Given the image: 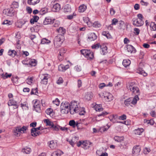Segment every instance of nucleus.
I'll list each match as a JSON object with an SVG mask.
<instances>
[{
	"label": "nucleus",
	"instance_id": "1",
	"mask_svg": "<svg viewBox=\"0 0 156 156\" xmlns=\"http://www.w3.org/2000/svg\"><path fill=\"white\" fill-rule=\"evenodd\" d=\"M80 107L79 103L76 101H72L70 104V113L73 114L77 113L79 111Z\"/></svg>",
	"mask_w": 156,
	"mask_h": 156
},
{
	"label": "nucleus",
	"instance_id": "2",
	"mask_svg": "<svg viewBox=\"0 0 156 156\" xmlns=\"http://www.w3.org/2000/svg\"><path fill=\"white\" fill-rule=\"evenodd\" d=\"M139 99V97L135 96L133 98H130L125 100L124 104L127 106L129 105L131 106V104L135 105L137 103V102Z\"/></svg>",
	"mask_w": 156,
	"mask_h": 156
},
{
	"label": "nucleus",
	"instance_id": "3",
	"mask_svg": "<svg viewBox=\"0 0 156 156\" xmlns=\"http://www.w3.org/2000/svg\"><path fill=\"white\" fill-rule=\"evenodd\" d=\"M81 53L88 59H92L94 57V54L90 50L82 49L80 50Z\"/></svg>",
	"mask_w": 156,
	"mask_h": 156
},
{
	"label": "nucleus",
	"instance_id": "4",
	"mask_svg": "<svg viewBox=\"0 0 156 156\" xmlns=\"http://www.w3.org/2000/svg\"><path fill=\"white\" fill-rule=\"evenodd\" d=\"M64 41V36L62 35H58L55 37L54 40V44L57 47H59Z\"/></svg>",
	"mask_w": 156,
	"mask_h": 156
},
{
	"label": "nucleus",
	"instance_id": "5",
	"mask_svg": "<svg viewBox=\"0 0 156 156\" xmlns=\"http://www.w3.org/2000/svg\"><path fill=\"white\" fill-rule=\"evenodd\" d=\"M91 144L92 143L88 141H80L77 144V146L78 147L81 146L82 148L85 149H87L91 147Z\"/></svg>",
	"mask_w": 156,
	"mask_h": 156
},
{
	"label": "nucleus",
	"instance_id": "6",
	"mask_svg": "<svg viewBox=\"0 0 156 156\" xmlns=\"http://www.w3.org/2000/svg\"><path fill=\"white\" fill-rule=\"evenodd\" d=\"M27 126H23L22 127L20 126L16 127L14 130L15 134L17 136L20 135V133H24L27 129Z\"/></svg>",
	"mask_w": 156,
	"mask_h": 156
},
{
	"label": "nucleus",
	"instance_id": "7",
	"mask_svg": "<svg viewBox=\"0 0 156 156\" xmlns=\"http://www.w3.org/2000/svg\"><path fill=\"white\" fill-rule=\"evenodd\" d=\"M41 79V83L43 84H47L48 80L50 77V75L47 74H42L40 75Z\"/></svg>",
	"mask_w": 156,
	"mask_h": 156
},
{
	"label": "nucleus",
	"instance_id": "8",
	"mask_svg": "<svg viewBox=\"0 0 156 156\" xmlns=\"http://www.w3.org/2000/svg\"><path fill=\"white\" fill-rule=\"evenodd\" d=\"M3 12L7 16H12L14 15L15 10L12 8H10L9 9H4Z\"/></svg>",
	"mask_w": 156,
	"mask_h": 156
},
{
	"label": "nucleus",
	"instance_id": "9",
	"mask_svg": "<svg viewBox=\"0 0 156 156\" xmlns=\"http://www.w3.org/2000/svg\"><path fill=\"white\" fill-rule=\"evenodd\" d=\"M140 147L139 145H136L133 147L132 149V154L133 156H138L140 154Z\"/></svg>",
	"mask_w": 156,
	"mask_h": 156
},
{
	"label": "nucleus",
	"instance_id": "10",
	"mask_svg": "<svg viewBox=\"0 0 156 156\" xmlns=\"http://www.w3.org/2000/svg\"><path fill=\"white\" fill-rule=\"evenodd\" d=\"M133 25L137 27L141 26L144 23V22L142 20L133 19Z\"/></svg>",
	"mask_w": 156,
	"mask_h": 156
},
{
	"label": "nucleus",
	"instance_id": "11",
	"mask_svg": "<svg viewBox=\"0 0 156 156\" xmlns=\"http://www.w3.org/2000/svg\"><path fill=\"white\" fill-rule=\"evenodd\" d=\"M41 105L39 104L38 101H36L34 105L35 111L37 112H40L41 111Z\"/></svg>",
	"mask_w": 156,
	"mask_h": 156
},
{
	"label": "nucleus",
	"instance_id": "12",
	"mask_svg": "<svg viewBox=\"0 0 156 156\" xmlns=\"http://www.w3.org/2000/svg\"><path fill=\"white\" fill-rule=\"evenodd\" d=\"M8 104L9 106H14V108H17L19 105V103H18L17 102L12 99L8 101Z\"/></svg>",
	"mask_w": 156,
	"mask_h": 156
},
{
	"label": "nucleus",
	"instance_id": "13",
	"mask_svg": "<svg viewBox=\"0 0 156 156\" xmlns=\"http://www.w3.org/2000/svg\"><path fill=\"white\" fill-rule=\"evenodd\" d=\"M49 147L52 149L56 148L57 146V143L56 141L52 140L48 142Z\"/></svg>",
	"mask_w": 156,
	"mask_h": 156
},
{
	"label": "nucleus",
	"instance_id": "14",
	"mask_svg": "<svg viewBox=\"0 0 156 156\" xmlns=\"http://www.w3.org/2000/svg\"><path fill=\"white\" fill-rule=\"evenodd\" d=\"M69 68V66L68 65L65 66L61 64L59 65L58 66L59 71H64Z\"/></svg>",
	"mask_w": 156,
	"mask_h": 156
},
{
	"label": "nucleus",
	"instance_id": "15",
	"mask_svg": "<svg viewBox=\"0 0 156 156\" xmlns=\"http://www.w3.org/2000/svg\"><path fill=\"white\" fill-rule=\"evenodd\" d=\"M70 104L67 102H62L61 104L60 108L69 109L70 110Z\"/></svg>",
	"mask_w": 156,
	"mask_h": 156
},
{
	"label": "nucleus",
	"instance_id": "16",
	"mask_svg": "<svg viewBox=\"0 0 156 156\" xmlns=\"http://www.w3.org/2000/svg\"><path fill=\"white\" fill-rule=\"evenodd\" d=\"M127 51L130 53H135L136 52V49L131 45L128 44L126 46Z\"/></svg>",
	"mask_w": 156,
	"mask_h": 156
},
{
	"label": "nucleus",
	"instance_id": "17",
	"mask_svg": "<svg viewBox=\"0 0 156 156\" xmlns=\"http://www.w3.org/2000/svg\"><path fill=\"white\" fill-rule=\"evenodd\" d=\"M60 5L58 3H56L53 5L52 8V11L54 12H58L60 9Z\"/></svg>",
	"mask_w": 156,
	"mask_h": 156
},
{
	"label": "nucleus",
	"instance_id": "18",
	"mask_svg": "<svg viewBox=\"0 0 156 156\" xmlns=\"http://www.w3.org/2000/svg\"><path fill=\"white\" fill-rule=\"evenodd\" d=\"M131 91L132 92V94H133L136 95L135 96H137L138 97L140 93L139 88L137 87H135L133 88L132 89Z\"/></svg>",
	"mask_w": 156,
	"mask_h": 156
},
{
	"label": "nucleus",
	"instance_id": "19",
	"mask_svg": "<svg viewBox=\"0 0 156 156\" xmlns=\"http://www.w3.org/2000/svg\"><path fill=\"white\" fill-rule=\"evenodd\" d=\"M100 48L101 50L100 52L102 55H104L107 52V48L105 45H101V46Z\"/></svg>",
	"mask_w": 156,
	"mask_h": 156
},
{
	"label": "nucleus",
	"instance_id": "20",
	"mask_svg": "<svg viewBox=\"0 0 156 156\" xmlns=\"http://www.w3.org/2000/svg\"><path fill=\"white\" fill-rule=\"evenodd\" d=\"M55 20H52L51 18H46L44 20L43 24L44 25H47L49 24L54 23Z\"/></svg>",
	"mask_w": 156,
	"mask_h": 156
},
{
	"label": "nucleus",
	"instance_id": "21",
	"mask_svg": "<svg viewBox=\"0 0 156 156\" xmlns=\"http://www.w3.org/2000/svg\"><path fill=\"white\" fill-rule=\"evenodd\" d=\"M97 37V36L94 33H90L88 37V39L90 41H94L95 40Z\"/></svg>",
	"mask_w": 156,
	"mask_h": 156
},
{
	"label": "nucleus",
	"instance_id": "22",
	"mask_svg": "<svg viewBox=\"0 0 156 156\" xmlns=\"http://www.w3.org/2000/svg\"><path fill=\"white\" fill-rule=\"evenodd\" d=\"M93 97V94L91 92L86 93L84 96V98L87 100H90Z\"/></svg>",
	"mask_w": 156,
	"mask_h": 156
},
{
	"label": "nucleus",
	"instance_id": "23",
	"mask_svg": "<svg viewBox=\"0 0 156 156\" xmlns=\"http://www.w3.org/2000/svg\"><path fill=\"white\" fill-rule=\"evenodd\" d=\"M31 151V148L30 147H27L22 148L21 150V152L24 154H29Z\"/></svg>",
	"mask_w": 156,
	"mask_h": 156
},
{
	"label": "nucleus",
	"instance_id": "24",
	"mask_svg": "<svg viewBox=\"0 0 156 156\" xmlns=\"http://www.w3.org/2000/svg\"><path fill=\"white\" fill-rule=\"evenodd\" d=\"M124 139V137L123 136H115L114 137V140L116 142H120L123 141Z\"/></svg>",
	"mask_w": 156,
	"mask_h": 156
},
{
	"label": "nucleus",
	"instance_id": "25",
	"mask_svg": "<svg viewBox=\"0 0 156 156\" xmlns=\"http://www.w3.org/2000/svg\"><path fill=\"white\" fill-rule=\"evenodd\" d=\"M58 33L59 34L58 35H62L64 34L66 31V30L64 28L62 27H60L57 30Z\"/></svg>",
	"mask_w": 156,
	"mask_h": 156
},
{
	"label": "nucleus",
	"instance_id": "26",
	"mask_svg": "<svg viewBox=\"0 0 156 156\" xmlns=\"http://www.w3.org/2000/svg\"><path fill=\"white\" fill-rule=\"evenodd\" d=\"M39 19V17L37 16H33V18L31 19L30 22L31 24H33L35 22H37Z\"/></svg>",
	"mask_w": 156,
	"mask_h": 156
},
{
	"label": "nucleus",
	"instance_id": "27",
	"mask_svg": "<svg viewBox=\"0 0 156 156\" xmlns=\"http://www.w3.org/2000/svg\"><path fill=\"white\" fill-rule=\"evenodd\" d=\"M107 94L108 95L106 96H104L105 98H106L107 101H109L112 100L113 97L112 94L109 93H108Z\"/></svg>",
	"mask_w": 156,
	"mask_h": 156
},
{
	"label": "nucleus",
	"instance_id": "28",
	"mask_svg": "<svg viewBox=\"0 0 156 156\" xmlns=\"http://www.w3.org/2000/svg\"><path fill=\"white\" fill-rule=\"evenodd\" d=\"M40 2V0H28L27 3L30 5H34Z\"/></svg>",
	"mask_w": 156,
	"mask_h": 156
},
{
	"label": "nucleus",
	"instance_id": "29",
	"mask_svg": "<svg viewBox=\"0 0 156 156\" xmlns=\"http://www.w3.org/2000/svg\"><path fill=\"white\" fill-rule=\"evenodd\" d=\"M71 6L69 4L66 5L64 6V11L65 12H71Z\"/></svg>",
	"mask_w": 156,
	"mask_h": 156
},
{
	"label": "nucleus",
	"instance_id": "30",
	"mask_svg": "<svg viewBox=\"0 0 156 156\" xmlns=\"http://www.w3.org/2000/svg\"><path fill=\"white\" fill-rule=\"evenodd\" d=\"M16 52L15 50H9L8 52V55L12 57H14L16 55Z\"/></svg>",
	"mask_w": 156,
	"mask_h": 156
},
{
	"label": "nucleus",
	"instance_id": "31",
	"mask_svg": "<svg viewBox=\"0 0 156 156\" xmlns=\"http://www.w3.org/2000/svg\"><path fill=\"white\" fill-rule=\"evenodd\" d=\"M53 111V109L51 108H48L46 110L45 112L47 115H49L51 117H52L53 116L54 114Z\"/></svg>",
	"mask_w": 156,
	"mask_h": 156
},
{
	"label": "nucleus",
	"instance_id": "32",
	"mask_svg": "<svg viewBox=\"0 0 156 156\" xmlns=\"http://www.w3.org/2000/svg\"><path fill=\"white\" fill-rule=\"evenodd\" d=\"M130 63V61L129 59H124L122 62V64L125 67L129 66Z\"/></svg>",
	"mask_w": 156,
	"mask_h": 156
},
{
	"label": "nucleus",
	"instance_id": "33",
	"mask_svg": "<svg viewBox=\"0 0 156 156\" xmlns=\"http://www.w3.org/2000/svg\"><path fill=\"white\" fill-rule=\"evenodd\" d=\"M119 27L120 30H124L125 27V24L123 21L120 20L119 22Z\"/></svg>",
	"mask_w": 156,
	"mask_h": 156
},
{
	"label": "nucleus",
	"instance_id": "34",
	"mask_svg": "<svg viewBox=\"0 0 156 156\" xmlns=\"http://www.w3.org/2000/svg\"><path fill=\"white\" fill-rule=\"evenodd\" d=\"M110 126L108 125L101 127L100 128V130L101 132H103L106 131L109 128Z\"/></svg>",
	"mask_w": 156,
	"mask_h": 156
},
{
	"label": "nucleus",
	"instance_id": "35",
	"mask_svg": "<svg viewBox=\"0 0 156 156\" xmlns=\"http://www.w3.org/2000/svg\"><path fill=\"white\" fill-rule=\"evenodd\" d=\"M144 131V129L142 128H138L134 130V132L136 134L140 135Z\"/></svg>",
	"mask_w": 156,
	"mask_h": 156
},
{
	"label": "nucleus",
	"instance_id": "36",
	"mask_svg": "<svg viewBox=\"0 0 156 156\" xmlns=\"http://www.w3.org/2000/svg\"><path fill=\"white\" fill-rule=\"evenodd\" d=\"M37 131L36 130L35 128H33L31 130V135L33 136H37Z\"/></svg>",
	"mask_w": 156,
	"mask_h": 156
},
{
	"label": "nucleus",
	"instance_id": "37",
	"mask_svg": "<svg viewBox=\"0 0 156 156\" xmlns=\"http://www.w3.org/2000/svg\"><path fill=\"white\" fill-rule=\"evenodd\" d=\"M86 9L87 6L84 5H83L79 6V11L80 12H83L86 10Z\"/></svg>",
	"mask_w": 156,
	"mask_h": 156
},
{
	"label": "nucleus",
	"instance_id": "38",
	"mask_svg": "<svg viewBox=\"0 0 156 156\" xmlns=\"http://www.w3.org/2000/svg\"><path fill=\"white\" fill-rule=\"evenodd\" d=\"M137 71L138 73L143 75L144 76H146L147 75V74L140 67H139Z\"/></svg>",
	"mask_w": 156,
	"mask_h": 156
},
{
	"label": "nucleus",
	"instance_id": "39",
	"mask_svg": "<svg viewBox=\"0 0 156 156\" xmlns=\"http://www.w3.org/2000/svg\"><path fill=\"white\" fill-rule=\"evenodd\" d=\"M78 113H79V114L80 115H84L86 113L85 108L83 107H80V108L79 111Z\"/></svg>",
	"mask_w": 156,
	"mask_h": 156
},
{
	"label": "nucleus",
	"instance_id": "40",
	"mask_svg": "<svg viewBox=\"0 0 156 156\" xmlns=\"http://www.w3.org/2000/svg\"><path fill=\"white\" fill-rule=\"evenodd\" d=\"M102 34L108 38H110L111 37V35L108 31H104L102 32Z\"/></svg>",
	"mask_w": 156,
	"mask_h": 156
},
{
	"label": "nucleus",
	"instance_id": "41",
	"mask_svg": "<svg viewBox=\"0 0 156 156\" xmlns=\"http://www.w3.org/2000/svg\"><path fill=\"white\" fill-rule=\"evenodd\" d=\"M66 50L65 49V48H61L60 50L59 53V58H60V56L62 57L64 56V54L66 52Z\"/></svg>",
	"mask_w": 156,
	"mask_h": 156
},
{
	"label": "nucleus",
	"instance_id": "42",
	"mask_svg": "<svg viewBox=\"0 0 156 156\" xmlns=\"http://www.w3.org/2000/svg\"><path fill=\"white\" fill-rule=\"evenodd\" d=\"M19 4L18 3L16 2H13L12 3L11 8H17L19 7Z\"/></svg>",
	"mask_w": 156,
	"mask_h": 156
},
{
	"label": "nucleus",
	"instance_id": "43",
	"mask_svg": "<svg viewBox=\"0 0 156 156\" xmlns=\"http://www.w3.org/2000/svg\"><path fill=\"white\" fill-rule=\"evenodd\" d=\"M59 126L58 125H55L53 124L51 127L52 128L53 130L58 131L59 130Z\"/></svg>",
	"mask_w": 156,
	"mask_h": 156
},
{
	"label": "nucleus",
	"instance_id": "44",
	"mask_svg": "<svg viewBox=\"0 0 156 156\" xmlns=\"http://www.w3.org/2000/svg\"><path fill=\"white\" fill-rule=\"evenodd\" d=\"M126 87L128 89L130 90L131 91L132 89L133 88L135 87L133 85V83H129L127 84Z\"/></svg>",
	"mask_w": 156,
	"mask_h": 156
},
{
	"label": "nucleus",
	"instance_id": "45",
	"mask_svg": "<svg viewBox=\"0 0 156 156\" xmlns=\"http://www.w3.org/2000/svg\"><path fill=\"white\" fill-rule=\"evenodd\" d=\"M63 154V152L60 150H58L53 152V155H56V156H60Z\"/></svg>",
	"mask_w": 156,
	"mask_h": 156
},
{
	"label": "nucleus",
	"instance_id": "46",
	"mask_svg": "<svg viewBox=\"0 0 156 156\" xmlns=\"http://www.w3.org/2000/svg\"><path fill=\"white\" fill-rule=\"evenodd\" d=\"M150 27L151 28L152 30L155 31L156 30V24L154 22H151L150 24Z\"/></svg>",
	"mask_w": 156,
	"mask_h": 156
},
{
	"label": "nucleus",
	"instance_id": "47",
	"mask_svg": "<svg viewBox=\"0 0 156 156\" xmlns=\"http://www.w3.org/2000/svg\"><path fill=\"white\" fill-rule=\"evenodd\" d=\"M50 41L45 38H44L41 39V44H48L50 43Z\"/></svg>",
	"mask_w": 156,
	"mask_h": 156
},
{
	"label": "nucleus",
	"instance_id": "48",
	"mask_svg": "<svg viewBox=\"0 0 156 156\" xmlns=\"http://www.w3.org/2000/svg\"><path fill=\"white\" fill-rule=\"evenodd\" d=\"M44 121L46 123L47 125L51 126L53 124V122H51L48 119H45L44 120Z\"/></svg>",
	"mask_w": 156,
	"mask_h": 156
},
{
	"label": "nucleus",
	"instance_id": "49",
	"mask_svg": "<svg viewBox=\"0 0 156 156\" xmlns=\"http://www.w3.org/2000/svg\"><path fill=\"white\" fill-rule=\"evenodd\" d=\"M48 12V9L47 8H44L41 9L40 13L41 15H44Z\"/></svg>",
	"mask_w": 156,
	"mask_h": 156
},
{
	"label": "nucleus",
	"instance_id": "50",
	"mask_svg": "<svg viewBox=\"0 0 156 156\" xmlns=\"http://www.w3.org/2000/svg\"><path fill=\"white\" fill-rule=\"evenodd\" d=\"M61 112L62 114H67L69 112V111H70V110L69 109H67L66 108H63V109L62 108H61Z\"/></svg>",
	"mask_w": 156,
	"mask_h": 156
},
{
	"label": "nucleus",
	"instance_id": "51",
	"mask_svg": "<svg viewBox=\"0 0 156 156\" xmlns=\"http://www.w3.org/2000/svg\"><path fill=\"white\" fill-rule=\"evenodd\" d=\"M37 61L34 59H31L29 62L30 65L32 66H35L36 65Z\"/></svg>",
	"mask_w": 156,
	"mask_h": 156
},
{
	"label": "nucleus",
	"instance_id": "52",
	"mask_svg": "<svg viewBox=\"0 0 156 156\" xmlns=\"http://www.w3.org/2000/svg\"><path fill=\"white\" fill-rule=\"evenodd\" d=\"M101 45L99 43H97L93 45L91 47L93 49H97L99 48H101Z\"/></svg>",
	"mask_w": 156,
	"mask_h": 156
},
{
	"label": "nucleus",
	"instance_id": "53",
	"mask_svg": "<svg viewBox=\"0 0 156 156\" xmlns=\"http://www.w3.org/2000/svg\"><path fill=\"white\" fill-rule=\"evenodd\" d=\"M92 26L94 27L99 28L101 26V25L98 22H95L93 23Z\"/></svg>",
	"mask_w": 156,
	"mask_h": 156
},
{
	"label": "nucleus",
	"instance_id": "54",
	"mask_svg": "<svg viewBox=\"0 0 156 156\" xmlns=\"http://www.w3.org/2000/svg\"><path fill=\"white\" fill-rule=\"evenodd\" d=\"M75 121L73 120H71L69 122V125L71 126H72L73 128L75 127Z\"/></svg>",
	"mask_w": 156,
	"mask_h": 156
},
{
	"label": "nucleus",
	"instance_id": "55",
	"mask_svg": "<svg viewBox=\"0 0 156 156\" xmlns=\"http://www.w3.org/2000/svg\"><path fill=\"white\" fill-rule=\"evenodd\" d=\"M26 81L27 84L29 85H30L33 83V78L30 77V78H28L26 80Z\"/></svg>",
	"mask_w": 156,
	"mask_h": 156
},
{
	"label": "nucleus",
	"instance_id": "56",
	"mask_svg": "<svg viewBox=\"0 0 156 156\" xmlns=\"http://www.w3.org/2000/svg\"><path fill=\"white\" fill-rule=\"evenodd\" d=\"M53 103L57 106L60 103L59 100L57 98H56L55 100L53 101Z\"/></svg>",
	"mask_w": 156,
	"mask_h": 156
},
{
	"label": "nucleus",
	"instance_id": "57",
	"mask_svg": "<svg viewBox=\"0 0 156 156\" xmlns=\"http://www.w3.org/2000/svg\"><path fill=\"white\" fill-rule=\"evenodd\" d=\"M74 69L77 72H80L81 70V68L80 66L77 65L75 67Z\"/></svg>",
	"mask_w": 156,
	"mask_h": 156
},
{
	"label": "nucleus",
	"instance_id": "58",
	"mask_svg": "<svg viewBox=\"0 0 156 156\" xmlns=\"http://www.w3.org/2000/svg\"><path fill=\"white\" fill-rule=\"evenodd\" d=\"M126 116L125 114H123L118 118L119 119L121 120H124L126 119Z\"/></svg>",
	"mask_w": 156,
	"mask_h": 156
},
{
	"label": "nucleus",
	"instance_id": "59",
	"mask_svg": "<svg viewBox=\"0 0 156 156\" xmlns=\"http://www.w3.org/2000/svg\"><path fill=\"white\" fill-rule=\"evenodd\" d=\"M151 151L150 148L146 147L144 150V154H147L148 153Z\"/></svg>",
	"mask_w": 156,
	"mask_h": 156
},
{
	"label": "nucleus",
	"instance_id": "60",
	"mask_svg": "<svg viewBox=\"0 0 156 156\" xmlns=\"http://www.w3.org/2000/svg\"><path fill=\"white\" fill-rule=\"evenodd\" d=\"M134 33L136 35H138L140 33V30L138 28H134Z\"/></svg>",
	"mask_w": 156,
	"mask_h": 156
},
{
	"label": "nucleus",
	"instance_id": "61",
	"mask_svg": "<svg viewBox=\"0 0 156 156\" xmlns=\"http://www.w3.org/2000/svg\"><path fill=\"white\" fill-rule=\"evenodd\" d=\"M59 129L62 131H65L66 132L68 131V128L67 127H62L60 126Z\"/></svg>",
	"mask_w": 156,
	"mask_h": 156
},
{
	"label": "nucleus",
	"instance_id": "62",
	"mask_svg": "<svg viewBox=\"0 0 156 156\" xmlns=\"http://www.w3.org/2000/svg\"><path fill=\"white\" fill-rule=\"evenodd\" d=\"M140 3L142 5H145V6H147L148 4V2H145L143 0H141L140 1Z\"/></svg>",
	"mask_w": 156,
	"mask_h": 156
},
{
	"label": "nucleus",
	"instance_id": "63",
	"mask_svg": "<svg viewBox=\"0 0 156 156\" xmlns=\"http://www.w3.org/2000/svg\"><path fill=\"white\" fill-rule=\"evenodd\" d=\"M76 14L74 13L73 15H68L67 16V18L69 20H71L73 19V16H76Z\"/></svg>",
	"mask_w": 156,
	"mask_h": 156
},
{
	"label": "nucleus",
	"instance_id": "64",
	"mask_svg": "<svg viewBox=\"0 0 156 156\" xmlns=\"http://www.w3.org/2000/svg\"><path fill=\"white\" fill-rule=\"evenodd\" d=\"M118 22V21L117 19H114L112 21V24L115 25Z\"/></svg>",
	"mask_w": 156,
	"mask_h": 156
}]
</instances>
